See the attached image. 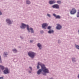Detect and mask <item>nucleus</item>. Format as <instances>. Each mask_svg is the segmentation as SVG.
I'll list each match as a JSON object with an SVG mask.
<instances>
[{
	"label": "nucleus",
	"instance_id": "obj_16",
	"mask_svg": "<svg viewBox=\"0 0 79 79\" xmlns=\"http://www.w3.org/2000/svg\"><path fill=\"white\" fill-rule=\"evenodd\" d=\"M27 3L28 4H29L31 3V2H30V1H29V0H27Z\"/></svg>",
	"mask_w": 79,
	"mask_h": 79
},
{
	"label": "nucleus",
	"instance_id": "obj_33",
	"mask_svg": "<svg viewBox=\"0 0 79 79\" xmlns=\"http://www.w3.org/2000/svg\"><path fill=\"white\" fill-rule=\"evenodd\" d=\"M49 79H53V78H49Z\"/></svg>",
	"mask_w": 79,
	"mask_h": 79
},
{
	"label": "nucleus",
	"instance_id": "obj_24",
	"mask_svg": "<svg viewBox=\"0 0 79 79\" xmlns=\"http://www.w3.org/2000/svg\"><path fill=\"white\" fill-rule=\"evenodd\" d=\"M4 54L5 55V56H6V55H7V54H6V52H4Z\"/></svg>",
	"mask_w": 79,
	"mask_h": 79
},
{
	"label": "nucleus",
	"instance_id": "obj_5",
	"mask_svg": "<svg viewBox=\"0 0 79 79\" xmlns=\"http://www.w3.org/2000/svg\"><path fill=\"white\" fill-rule=\"evenodd\" d=\"M48 25L47 23H43L42 25V27L43 28L46 29V27H47Z\"/></svg>",
	"mask_w": 79,
	"mask_h": 79
},
{
	"label": "nucleus",
	"instance_id": "obj_22",
	"mask_svg": "<svg viewBox=\"0 0 79 79\" xmlns=\"http://www.w3.org/2000/svg\"><path fill=\"white\" fill-rule=\"evenodd\" d=\"M51 28V27H50V26H49V27H48V30H50Z\"/></svg>",
	"mask_w": 79,
	"mask_h": 79
},
{
	"label": "nucleus",
	"instance_id": "obj_27",
	"mask_svg": "<svg viewBox=\"0 0 79 79\" xmlns=\"http://www.w3.org/2000/svg\"><path fill=\"white\" fill-rule=\"evenodd\" d=\"M40 32L41 33H43L44 32V31H41Z\"/></svg>",
	"mask_w": 79,
	"mask_h": 79
},
{
	"label": "nucleus",
	"instance_id": "obj_1",
	"mask_svg": "<svg viewBox=\"0 0 79 79\" xmlns=\"http://www.w3.org/2000/svg\"><path fill=\"white\" fill-rule=\"evenodd\" d=\"M39 65L41 66V67L42 69V70L43 72H44V73H43V74L44 75H46V73H49L48 69H47V68L45 67V65H44V64H40V62H38L37 69H39Z\"/></svg>",
	"mask_w": 79,
	"mask_h": 79
},
{
	"label": "nucleus",
	"instance_id": "obj_20",
	"mask_svg": "<svg viewBox=\"0 0 79 79\" xmlns=\"http://www.w3.org/2000/svg\"><path fill=\"white\" fill-rule=\"evenodd\" d=\"M77 17H79V12H77Z\"/></svg>",
	"mask_w": 79,
	"mask_h": 79
},
{
	"label": "nucleus",
	"instance_id": "obj_8",
	"mask_svg": "<svg viewBox=\"0 0 79 79\" xmlns=\"http://www.w3.org/2000/svg\"><path fill=\"white\" fill-rule=\"evenodd\" d=\"M62 28V26L60 24H57V26L56 27V29L57 30H60Z\"/></svg>",
	"mask_w": 79,
	"mask_h": 79
},
{
	"label": "nucleus",
	"instance_id": "obj_30",
	"mask_svg": "<svg viewBox=\"0 0 79 79\" xmlns=\"http://www.w3.org/2000/svg\"><path fill=\"white\" fill-rule=\"evenodd\" d=\"M78 78H79V74H78Z\"/></svg>",
	"mask_w": 79,
	"mask_h": 79
},
{
	"label": "nucleus",
	"instance_id": "obj_11",
	"mask_svg": "<svg viewBox=\"0 0 79 79\" xmlns=\"http://www.w3.org/2000/svg\"><path fill=\"white\" fill-rule=\"evenodd\" d=\"M42 69H39L37 72V73L38 75H40L42 73Z\"/></svg>",
	"mask_w": 79,
	"mask_h": 79
},
{
	"label": "nucleus",
	"instance_id": "obj_32",
	"mask_svg": "<svg viewBox=\"0 0 79 79\" xmlns=\"http://www.w3.org/2000/svg\"><path fill=\"white\" fill-rule=\"evenodd\" d=\"M30 73H31V72L30 71H29Z\"/></svg>",
	"mask_w": 79,
	"mask_h": 79
},
{
	"label": "nucleus",
	"instance_id": "obj_6",
	"mask_svg": "<svg viewBox=\"0 0 79 79\" xmlns=\"http://www.w3.org/2000/svg\"><path fill=\"white\" fill-rule=\"evenodd\" d=\"M53 8H55L56 9H59V6L58 4H55L52 6Z\"/></svg>",
	"mask_w": 79,
	"mask_h": 79
},
{
	"label": "nucleus",
	"instance_id": "obj_23",
	"mask_svg": "<svg viewBox=\"0 0 79 79\" xmlns=\"http://www.w3.org/2000/svg\"><path fill=\"white\" fill-rule=\"evenodd\" d=\"M47 15L48 16V17H51V15L50 14H48Z\"/></svg>",
	"mask_w": 79,
	"mask_h": 79
},
{
	"label": "nucleus",
	"instance_id": "obj_12",
	"mask_svg": "<svg viewBox=\"0 0 79 79\" xmlns=\"http://www.w3.org/2000/svg\"><path fill=\"white\" fill-rule=\"evenodd\" d=\"M6 22H7L8 23H9L10 24H11V22L10 19H6Z\"/></svg>",
	"mask_w": 79,
	"mask_h": 79
},
{
	"label": "nucleus",
	"instance_id": "obj_18",
	"mask_svg": "<svg viewBox=\"0 0 79 79\" xmlns=\"http://www.w3.org/2000/svg\"><path fill=\"white\" fill-rule=\"evenodd\" d=\"M13 51L14 52H17V51L16 49H13Z\"/></svg>",
	"mask_w": 79,
	"mask_h": 79
},
{
	"label": "nucleus",
	"instance_id": "obj_15",
	"mask_svg": "<svg viewBox=\"0 0 79 79\" xmlns=\"http://www.w3.org/2000/svg\"><path fill=\"white\" fill-rule=\"evenodd\" d=\"M54 31L53 30H50L48 31L49 33H53Z\"/></svg>",
	"mask_w": 79,
	"mask_h": 79
},
{
	"label": "nucleus",
	"instance_id": "obj_13",
	"mask_svg": "<svg viewBox=\"0 0 79 79\" xmlns=\"http://www.w3.org/2000/svg\"><path fill=\"white\" fill-rule=\"evenodd\" d=\"M37 46L40 48V49H41V48H42V46L41 44H40V43H38V44H37Z\"/></svg>",
	"mask_w": 79,
	"mask_h": 79
},
{
	"label": "nucleus",
	"instance_id": "obj_10",
	"mask_svg": "<svg viewBox=\"0 0 79 79\" xmlns=\"http://www.w3.org/2000/svg\"><path fill=\"white\" fill-rule=\"evenodd\" d=\"M55 1H50L49 2L50 4H55L56 3Z\"/></svg>",
	"mask_w": 79,
	"mask_h": 79
},
{
	"label": "nucleus",
	"instance_id": "obj_17",
	"mask_svg": "<svg viewBox=\"0 0 79 79\" xmlns=\"http://www.w3.org/2000/svg\"><path fill=\"white\" fill-rule=\"evenodd\" d=\"M57 2L58 4H61V1H57Z\"/></svg>",
	"mask_w": 79,
	"mask_h": 79
},
{
	"label": "nucleus",
	"instance_id": "obj_31",
	"mask_svg": "<svg viewBox=\"0 0 79 79\" xmlns=\"http://www.w3.org/2000/svg\"><path fill=\"white\" fill-rule=\"evenodd\" d=\"M73 61H74V60H73V59H72Z\"/></svg>",
	"mask_w": 79,
	"mask_h": 79
},
{
	"label": "nucleus",
	"instance_id": "obj_29",
	"mask_svg": "<svg viewBox=\"0 0 79 79\" xmlns=\"http://www.w3.org/2000/svg\"><path fill=\"white\" fill-rule=\"evenodd\" d=\"M32 41H30V42H32Z\"/></svg>",
	"mask_w": 79,
	"mask_h": 79
},
{
	"label": "nucleus",
	"instance_id": "obj_28",
	"mask_svg": "<svg viewBox=\"0 0 79 79\" xmlns=\"http://www.w3.org/2000/svg\"><path fill=\"white\" fill-rule=\"evenodd\" d=\"M0 79H3V77H0Z\"/></svg>",
	"mask_w": 79,
	"mask_h": 79
},
{
	"label": "nucleus",
	"instance_id": "obj_19",
	"mask_svg": "<svg viewBox=\"0 0 79 79\" xmlns=\"http://www.w3.org/2000/svg\"><path fill=\"white\" fill-rule=\"evenodd\" d=\"M76 47L77 48L79 49V46L78 45H77L76 46Z\"/></svg>",
	"mask_w": 79,
	"mask_h": 79
},
{
	"label": "nucleus",
	"instance_id": "obj_26",
	"mask_svg": "<svg viewBox=\"0 0 79 79\" xmlns=\"http://www.w3.org/2000/svg\"><path fill=\"white\" fill-rule=\"evenodd\" d=\"M2 15V13L1 12V11H0V15Z\"/></svg>",
	"mask_w": 79,
	"mask_h": 79
},
{
	"label": "nucleus",
	"instance_id": "obj_34",
	"mask_svg": "<svg viewBox=\"0 0 79 79\" xmlns=\"http://www.w3.org/2000/svg\"><path fill=\"white\" fill-rule=\"evenodd\" d=\"M78 32H79V31H78Z\"/></svg>",
	"mask_w": 79,
	"mask_h": 79
},
{
	"label": "nucleus",
	"instance_id": "obj_7",
	"mask_svg": "<svg viewBox=\"0 0 79 79\" xmlns=\"http://www.w3.org/2000/svg\"><path fill=\"white\" fill-rule=\"evenodd\" d=\"M10 71L7 68L6 69L4 70V73L5 74H6L7 73H9Z\"/></svg>",
	"mask_w": 79,
	"mask_h": 79
},
{
	"label": "nucleus",
	"instance_id": "obj_3",
	"mask_svg": "<svg viewBox=\"0 0 79 79\" xmlns=\"http://www.w3.org/2000/svg\"><path fill=\"white\" fill-rule=\"evenodd\" d=\"M28 55L29 56H30V57L33 58L35 56V54L33 52H29L28 53Z\"/></svg>",
	"mask_w": 79,
	"mask_h": 79
},
{
	"label": "nucleus",
	"instance_id": "obj_2",
	"mask_svg": "<svg viewBox=\"0 0 79 79\" xmlns=\"http://www.w3.org/2000/svg\"><path fill=\"white\" fill-rule=\"evenodd\" d=\"M26 27H27V29L28 30L29 32H30V30L31 31V33H33L34 32V30L32 28H29V25H26L25 24H24V23L22 24V26L20 27L21 28H26Z\"/></svg>",
	"mask_w": 79,
	"mask_h": 79
},
{
	"label": "nucleus",
	"instance_id": "obj_4",
	"mask_svg": "<svg viewBox=\"0 0 79 79\" xmlns=\"http://www.w3.org/2000/svg\"><path fill=\"white\" fill-rule=\"evenodd\" d=\"M77 12L75 9H72L71 11H70V14H75Z\"/></svg>",
	"mask_w": 79,
	"mask_h": 79
},
{
	"label": "nucleus",
	"instance_id": "obj_14",
	"mask_svg": "<svg viewBox=\"0 0 79 79\" xmlns=\"http://www.w3.org/2000/svg\"><path fill=\"white\" fill-rule=\"evenodd\" d=\"M0 67L1 69H2V70H4V69H5L4 66L1 65H0Z\"/></svg>",
	"mask_w": 79,
	"mask_h": 79
},
{
	"label": "nucleus",
	"instance_id": "obj_9",
	"mask_svg": "<svg viewBox=\"0 0 79 79\" xmlns=\"http://www.w3.org/2000/svg\"><path fill=\"white\" fill-rule=\"evenodd\" d=\"M53 15L56 17V19H60L61 18L60 15H56V14H53Z\"/></svg>",
	"mask_w": 79,
	"mask_h": 79
},
{
	"label": "nucleus",
	"instance_id": "obj_25",
	"mask_svg": "<svg viewBox=\"0 0 79 79\" xmlns=\"http://www.w3.org/2000/svg\"><path fill=\"white\" fill-rule=\"evenodd\" d=\"M29 68L31 69V70H32V67H30Z\"/></svg>",
	"mask_w": 79,
	"mask_h": 79
},
{
	"label": "nucleus",
	"instance_id": "obj_21",
	"mask_svg": "<svg viewBox=\"0 0 79 79\" xmlns=\"http://www.w3.org/2000/svg\"><path fill=\"white\" fill-rule=\"evenodd\" d=\"M0 63H2V59H1V56H0Z\"/></svg>",
	"mask_w": 79,
	"mask_h": 79
}]
</instances>
